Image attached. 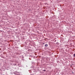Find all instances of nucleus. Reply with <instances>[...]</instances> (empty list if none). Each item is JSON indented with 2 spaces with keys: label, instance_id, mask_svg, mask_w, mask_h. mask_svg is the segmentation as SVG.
Wrapping results in <instances>:
<instances>
[{
  "label": "nucleus",
  "instance_id": "obj_4",
  "mask_svg": "<svg viewBox=\"0 0 75 75\" xmlns=\"http://www.w3.org/2000/svg\"><path fill=\"white\" fill-rule=\"evenodd\" d=\"M45 71V70H44V71Z\"/></svg>",
  "mask_w": 75,
  "mask_h": 75
},
{
  "label": "nucleus",
  "instance_id": "obj_3",
  "mask_svg": "<svg viewBox=\"0 0 75 75\" xmlns=\"http://www.w3.org/2000/svg\"><path fill=\"white\" fill-rule=\"evenodd\" d=\"M74 57H75V54H74Z\"/></svg>",
  "mask_w": 75,
  "mask_h": 75
},
{
  "label": "nucleus",
  "instance_id": "obj_1",
  "mask_svg": "<svg viewBox=\"0 0 75 75\" xmlns=\"http://www.w3.org/2000/svg\"><path fill=\"white\" fill-rule=\"evenodd\" d=\"M45 47H48V45H45Z\"/></svg>",
  "mask_w": 75,
  "mask_h": 75
},
{
  "label": "nucleus",
  "instance_id": "obj_2",
  "mask_svg": "<svg viewBox=\"0 0 75 75\" xmlns=\"http://www.w3.org/2000/svg\"><path fill=\"white\" fill-rule=\"evenodd\" d=\"M57 44H59V43L58 42H57Z\"/></svg>",
  "mask_w": 75,
  "mask_h": 75
}]
</instances>
